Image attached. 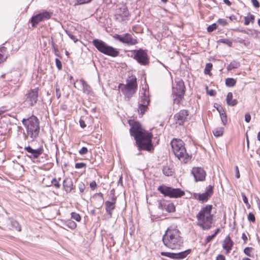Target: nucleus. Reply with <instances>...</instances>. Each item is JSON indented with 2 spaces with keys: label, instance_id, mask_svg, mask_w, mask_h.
<instances>
[{
  "label": "nucleus",
  "instance_id": "nucleus-52",
  "mask_svg": "<svg viewBox=\"0 0 260 260\" xmlns=\"http://www.w3.org/2000/svg\"><path fill=\"white\" fill-rule=\"evenodd\" d=\"M86 166V164L84 162H78L75 164V167L76 169H80L82 168H85Z\"/></svg>",
  "mask_w": 260,
  "mask_h": 260
},
{
  "label": "nucleus",
  "instance_id": "nucleus-43",
  "mask_svg": "<svg viewBox=\"0 0 260 260\" xmlns=\"http://www.w3.org/2000/svg\"><path fill=\"white\" fill-rule=\"evenodd\" d=\"M252 250L253 248L247 247L244 249V252L246 255L249 257H252L251 252L252 251Z\"/></svg>",
  "mask_w": 260,
  "mask_h": 260
},
{
  "label": "nucleus",
  "instance_id": "nucleus-30",
  "mask_svg": "<svg viewBox=\"0 0 260 260\" xmlns=\"http://www.w3.org/2000/svg\"><path fill=\"white\" fill-rule=\"evenodd\" d=\"M162 173L166 176H171L173 175V172L171 168L168 166H166L163 167Z\"/></svg>",
  "mask_w": 260,
  "mask_h": 260
},
{
  "label": "nucleus",
  "instance_id": "nucleus-31",
  "mask_svg": "<svg viewBox=\"0 0 260 260\" xmlns=\"http://www.w3.org/2000/svg\"><path fill=\"white\" fill-rule=\"evenodd\" d=\"M64 225L72 230H74L77 227L76 223L72 220H68L66 221L64 223Z\"/></svg>",
  "mask_w": 260,
  "mask_h": 260
},
{
  "label": "nucleus",
  "instance_id": "nucleus-8",
  "mask_svg": "<svg viewBox=\"0 0 260 260\" xmlns=\"http://www.w3.org/2000/svg\"><path fill=\"white\" fill-rule=\"evenodd\" d=\"M157 190L165 197L171 198H178L185 195V192L180 188H174L165 185H160Z\"/></svg>",
  "mask_w": 260,
  "mask_h": 260
},
{
  "label": "nucleus",
  "instance_id": "nucleus-14",
  "mask_svg": "<svg viewBox=\"0 0 260 260\" xmlns=\"http://www.w3.org/2000/svg\"><path fill=\"white\" fill-rule=\"evenodd\" d=\"M51 15L52 13L44 11L36 15H34V27H35L40 22L50 18Z\"/></svg>",
  "mask_w": 260,
  "mask_h": 260
},
{
  "label": "nucleus",
  "instance_id": "nucleus-49",
  "mask_svg": "<svg viewBox=\"0 0 260 260\" xmlns=\"http://www.w3.org/2000/svg\"><path fill=\"white\" fill-rule=\"evenodd\" d=\"M248 219L249 221L254 222L255 221L254 215L252 213H249L248 215Z\"/></svg>",
  "mask_w": 260,
  "mask_h": 260
},
{
  "label": "nucleus",
  "instance_id": "nucleus-10",
  "mask_svg": "<svg viewBox=\"0 0 260 260\" xmlns=\"http://www.w3.org/2000/svg\"><path fill=\"white\" fill-rule=\"evenodd\" d=\"M132 52L134 55V58L140 64L145 66L149 63V58L145 50L140 49L132 50Z\"/></svg>",
  "mask_w": 260,
  "mask_h": 260
},
{
  "label": "nucleus",
  "instance_id": "nucleus-44",
  "mask_svg": "<svg viewBox=\"0 0 260 260\" xmlns=\"http://www.w3.org/2000/svg\"><path fill=\"white\" fill-rule=\"evenodd\" d=\"M217 27V25L216 23H213L211 25H210L209 26H208L207 31L209 32H212L213 31L216 29Z\"/></svg>",
  "mask_w": 260,
  "mask_h": 260
},
{
  "label": "nucleus",
  "instance_id": "nucleus-28",
  "mask_svg": "<svg viewBox=\"0 0 260 260\" xmlns=\"http://www.w3.org/2000/svg\"><path fill=\"white\" fill-rule=\"evenodd\" d=\"M34 128H35L34 132L38 134L40 131L39 120L35 115H34Z\"/></svg>",
  "mask_w": 260,
  "mask_h": 260
},
{
  "label": "nucleus",
  "instance_id": "nucleus-36",
  "mask_svg": "<svg viewBox=\"0 0 260 260\" xmlns=\"http://www.w3.org/2000/svg\"><path fill=\"white\" fill-rule=\"evenodd\" d=\"M244 24L247 25L249 24L250 22H253L254 20V16L250 14L249 16H246L244 17Z\"/></svg>",
  "mask_w": 260,
  "mask_h": 260
},
{
  "label": "nucleus",
  "instance_id": "nucleus-2",
  "mask_svg": "<svg viewBox=\"0 0 260 260\" xmlns=\"http://www.w3.org/2000/svg\"><path fill=\"white\" fill-rule=\"evenodd\" d=\"M162 240L166 247L172 249H178L183 244V239L180 231L174 225L168 228Z\"/></svg>",
  "mask_w": 260,
  "mask_h": 260
},
{
  "label": "nucleus",
  "instance_id": "nucleus-57",
  "mask_svg": "<svg viewBox=\"0 0 260 260\" xmlns=\"http://www.w3.org/2000/svg\"><path fill=\"white\" fill-rule=\"evenodd\" d=\"M25 150H27V151L30 153V155H29L30 157H31V155H32V148L30 146H28L26 147H25Z\"/></svg>",
  "mask_w": 260,
  "mask_h": 260
},
{
  "label": "nucleus",
  "instance_id": "nucleus-64",
  "mask_svg": "<svg viewBox=\"0 0 260 260\" xmlns=\"http://www.w3.org/2000/svg\"><path fill=\"white\" fill-rule=\"evenodd\" d=\"M216 260H225L224 256L222 254H219L216 258Z\"/></svg>",
  "mask_w": 260,
  "mask_h": 260
},
{
  "label": "nucleus",
  "instance_id": "nucleus-1",
  "mask_svg": "<svg viewBox=\"0 0 260 260\" xmlns=\"http://www.w3.org/2000/svg\"><path fill=\"white\" fill-rule=\"evenodd\" d=\"M129 124L131 126L130 134L134 137L138 149L151 151L153 149L152 142V134L143 128L138 121L130 120Z\"/></svg>",
  "mask_w": 260,
  "mask_h": 260
},
{
  "label": "nucleus",
  "instance_id": "nucleus-61",
  "mask_svg": "<svg viewBox=\"0 0 260 260\" xmlns=\"http://www.w3.org/2000/svg\"><path fill=\"white\" fill-rule=\"evenodd\" d=\"M235 171H236V177L237 178H239L240 177V174L239 172V170L238 166H235Z\"/></svg>",
  "mask_w": 260,
  "mask_h": 260
},
{
  "label": "nucleus",
  "instance_id": "nucleus-22",
  "mask_svg": "<svg viewBox=\"0 0 260 260\" xmlns=\"http://www.w3.org/2000/svg\"><path fill=\"white\" fill-rule=\"evenodd\" d=\"M217 110L219 113L222 123L225 125L227 123V116L224 110L221 106L217 108Z\"/></svg>",
  "mask_w": 260,
  "mask_h": 260
},
{
  "label": "nucleus",
  "instance_id": "nucleus-4",
  "mask_svg": "<svg viewBox=\"0 0 260 260\" xmlns=\"http://www.w3.org/2000/svg\"><path fill=\"white\" fill-rule=\"evenodd\" d=\"M171 145L174 154L181 162L186 164L190 160L191 156L186 152L182 140L174 139L171 141Z\"/></svg>",
  "mask_w": 260,
  "mask_h": 260
},
{
  "label": "nucleus",
  "instance_id": "nucleus-56",
  "mask_svg": "<svg viewBox=\"0 0 260 260\" xmlns=\"http://www.w3.org/2000/svg\"><path fill=\"white\" fill-rule=\"evenodd\" d=\"M215 237V234H212L210 236H208L206 239V242L208 243L211 241Z\"/></svg>",
  "mask_w": 260,
  "mask_h": 260
},
{
  "label": "nucleus",
  "instance_id": "nucleus-5",
  "mask_svg": "<svg viewBox=\"0 0 260 260\" xmlns=\"http://www.w3.org/2000/svg\"><path fill=\"white\" fill-rule=\"evenodd\" d=\"M118 88L124 95L125 100L127 101H129L138 88L136 77L132 76L129 79L126 80L125 84H119Z\"/></svg>",
  "mask_w": 260,
  "mask_h": 260
},
{
  "label": "nucleus",
  "instance_id": "nucleus-18",
  "mask_svg": "<svg viewBox=\"0 0 260 260\" xmlns=\"http://www.w3.org/2000/svg\"><path fill=\"white\" fill-rule=\"evenodd\" d=\"M234 245V242L229 236H227L224 240L222 247L226 250V253L228 254L230 252L232 247Z\"/></svg>",
  "mask_w": 260,
  "mask_h": 260
},
{
  "label": "nucleus",
  "instance_id": "nucleus-39",
  "mask_svg": "<svg viewBox=\"0 0 260 260\" xmlns=\"http://www.w3.org/2000/svg\"><path fill=\"white\" fill-rule=\"evenodd\" d=\"M66 33L75 43L78 41V39L76 36H74L70 31L66 30Z\"/></svg>",
  "mask_w": 260,
  "mask_h": 260
},
{
  "label": "nucleus",
  "instance_id": "nucleus-11",
  "mask_svg": "<svg viewBox=\"0 0 260 260\" xmlns=\"http://www.w3.org/2000/svg\"><path fill=\"white\" fill-rule=\"evenodd\" d=\"M213 185H209L206 188L205 192L203 193L195 194V198L202 202H206L213 194Z\"/></svg>",
  "mask_w": 260,
  "mask_h": 260
},
{
  "label": "nucleus",
  "instance_id": "nucleus-59",
  "mask_svg": "<svg viewBox=\"0 0 260 260\" xmlns=\"http://www.w3.org/2000/svg\"><path fill=\"white\" fill-rule=\"evenodd\" d=\"M251 1L255 8H258L259 7V4L257 0H251Z\"/></svg>",
  "mask_w": 260,
  "mask_h": 260
},
{
  "label": "nucleus",
  "instance_id": "nucleus-58",
  "mask_svg": "<svg viewBox=\"0 0 260 260\" xmlns=\"http://www.w3.org/2000/svg\"><path fill=\"white\" fill-rule=\"evenodd\" d=\"M251 120V116L250 114L246 113L245 115V121L246 122H249Z\"/></svg>",
  "mask_w": 260,
  "mask_h": 260
},
{
  "label": "nucleus",
  "instance_id": "nucleus-23",
  "mask_svg": "<svg viewBox=\"0 0 260 260\" xmlns=\"http://www.w3.org/2000/svg\"><path fill=\"white\" fill-rule=\"evenodd\" d=\"M226 101L227 104L231 106H235L238 104V101L236 99L233 100V93L231 92L228 93Z\"/></svg>",
  "mask_w": 260,
  "mask_h": 260
},
{
  "label": "nucleus",
  "instance_id": "nucleus-35",
  "mask_svg": "<svg viewBox=\"0 0 260 260\" xmlns=\"http://www.w3.org/2000/svg\"><path fill=\"white\" fill-rule=\"evenodd\" d=\"M165 210L169 213L174 212L175 211V206L173 203L167 204Z\"/></svg>",
  "mask_w": 260,
  "mask_h": 260
},
{
  "label": "nucleus",
  "instance_id": "nucleus-3",
  "mask_svg": "<svg viewBox=\"0 0 260 260\" xmlns=\"http://www.w3.org/2000/svg\"><path fill=\"white\" fill-rule=\"evenodd\" d=\"M212 208V205H207L202 207L196 215L197 225L203 230H208L212 227L214 217V215L211 214Z\"/></svg>",
  "mask_w": 260,
  "mask_h": 260
},
{
  "label": "nucleus",
  "instance_id": "nucleus-33",
  "mask_svg": "<svg viewBox=\"0 0 260 260\" xmlns=\"http://www.w3.org/2000/svg\"><path fill=\"white\" fill-rule=\"evenodd\" d=\"M6 48L4 47L0 49V63L7 58V56L6 53Z\"/></svg>",
  "mask_w": 260,
  "mask_h": 260
},
{
  "label": "nucleus",
  "instance_id": "nucleus-47",
  "mask_svg": "<svg viewBox=\"0 0 260 260\" xmlns=\"http://www.w3.org/2000/svg\"><path fill=\"white\" fill-rule=\"evenodd\" d=\"M92 0H76L75 5H83L90 2Z\"/></svg>",
  "mask_w": 260,
  "mask_h": 260
},
{
  "label": "nucleus",
  "instance_id": "nucleus-37",
  "mask_svg": "<svg viewBox=\"0 0 260 260\" xmlns=\"http://www.w3.org/2000/svg\"><path fill=\"white\" fill-rule=\"evenodd\" d=\"M213 65L211 63L209 62L206 64L205 68L204 69V73L206 75H210L211 70H212Z\"/></svg>",
  "mask_w": 260,
  "mask_h": 260
},
{
  "label": "nucleus",
  "instance_id": "nucleus-41",
  "mask_svg": "<svg viewBox=\"0 0 260 260\" xmlns=\"http://www.w3.org/2000/svg\"><path fill=\"white\" fill-rule=\"evenodd\" d=\"M241 196L242 197L243 201L244 203L246 204L247 208L248 209H249L250 208V205L248 203V199H247L246 195L244 193L242 192Z\"/></svg>",
  "mask_w": 260,
  "mask_h": 260
},
{
  "label": "nucleus",
  "instance_id": "nucleus-29",
  "mask_svg": "<svg viewBox=\"0 0 260 260\" xmlns=\"http://www.w3.org/2000/svg\"><path fill=\"white\" fill-rule=\"evenodd\" d=\"M223 128L218 127L213 130V134L216 137H221L223 134Z\"/></svg>",
  "mask_w": 260,
  "mask_h": 260
},
{
  "label": "nucleus",
  "instance_id": "nucleus-16",
  "mask_svg": "<svg viewBox=\"0 0 260 260\" xmlns=\"http://www.w3.org/2000/svg\"><path fill=\"white\" fill-rule=\"evenodd\" d=\"M116 197H112L111 202L109 201L105 202V210L110 217H112L113 211L116 207Z\"/></svg>",
  "mask_w": 260,
  "mask_h": 260
},
{
  "label": "nucleus",
  "instance_id": "nucleus-46",
  "mask_svg": "<svg viewBox=\"0 0 260 260\" xmlns=\"http://www.w3.org/2000/svg\"><path fill=\"white\" fill-rule=\"evenodd\" d=\"M78 188L80 193H83L85 190L86 187L84 183L81 182L78 184Z\"/></svg>",
  "mask_w": 260,
  "mask_h": 260
},
{
  "label": "nucleus",
  "instance_id": "nucleus-6",
  "mask_svg": "<svg viewBox=\"0 0 260 260\" xmlns=\"http://www.w3.org/2000/svg\"><path fill=\"white\" fill-rule=\"evenodd\" d=\"M92 43L98 51L105 55L115 57L118 56L119 54V51L118 49L109 46L105 42L101 40L94 39Z\"/></svg>",
  "mask_w": 260,
  "mask_h": 260
},
{
  "label": "nucleus",
  "instance_id": "nucleus-27",
  "mask_svg": "<svg viewBox=\"0 0 260 260\" xmlns=\"http://www.w3.org/2000/svg\"><path fill=\"white\" fill-rule=\"evenodd\" d=\"M240 66V63L237 61H232L226 67L228 71H230L233 69H237Z\"/></svg>",
  "mask_w": 260,
  "mask_h": 260
},
{
  "label": "nucleus",
  "instance_id": "nucleus-40",
  "mask_svg": "<svg viewBox=\"0 0 260 260\" xmlns=\"http://www.w3.org/2000/svg\"><path fill=\"white\" fill-rule=\"evenodd\" d=\"M167 206V203L165 200L159 201L158 202V208L160 210H165Z\"/></svg>",
  "mask_w": 260,
  "mask_h": 260
},
{
  "label": "nucleus",
  "instance_id": "nucleus-26",
  "mask_svg": "<svg viewBox=\"0 0 260 260\" xmlns=\"http://www.w3.org/2000/svg\"><path fill=\"white\" fill-rule=\"evenodd\" d=\"M22 122L23 124L27 128L28 135H29L31 138H32V130L31 128H29V123L31 122V117H30L27 119H23Z\"/></svg>",
  "mask_w": 260,
  "mask_h": 260
},
{
  "label": "nucleus",
  "instance_id": "nucleus-50",
  "mask_svg": "<svg viewBox=\"0 0 260 260\" xmlns=\"http://www.w3.org/2000/svg\"><path fill=\"white\" fill-rule=\"evenodd\" d=\"M55 63H56V66L57 69L59 70H61L62 68V63H61V61L58 58H56L55 59Z\"/></svg>",
  "mask_w": 260,
  "mask_h": 260
},
{
  "label": "nucleus",
  "instance_id": "nucleus-12",
  "mask_svg": "<svg viewBox=\"0 0 260 260\" xmlns=\"http://www.w3.org/2000/svg\"><path fill=\"white\" fill-rule=\"evenodd\" d=\"M191 173L193 176L196 182L203 181L205 180L206 173L201 167H193Z\"/></svg>",
  "mask_w": 260,
  "mask_h": 260
},
{
  "label": "nucleus",
  "instance_id": "nucleus-51",
  "mask_svg": "<svg viewBox=\"0 0 260 260\" xmlns=\"http://www.w3.org/2000/svg\"><path fill=\"white\" fill-rule=\"evenodd\" d=\"M217 22L222 26H225L228 24L225 19L220 18L218 20Z\"/></svg>",
  "mask_w": 260,
  "mask_h": 260
},
{
  "label": "nucleus",
  "instance_id": "nucleus-17",
  "mask_svg": "<svg viewBox=\"0 0 260 260\" xmlns=\"http://www.w3.org/2000/svg\"><path fill=\"white\" fill-rule=\"evenodd\" d=\"M4 226L8 229L15 230L18 231H21L19 223L13 219L8 218L6 219L4 222Z\"/></svg>",
  "mask_w": 260,
  "mask_h": 260
},
{
  "label": "nucleus",
  "instance_id": "nucleus-21",
  "mask_svg": "<svg viewBox=\"0 0 260 260\" xmlns=\"http://www.w3.org/2000/svg\"><path fill=\"white\" fill-rule=\"evenodd\" d=\"M129 13L127 8L123 7L120 8L116 12V15L122 18V20H124V18L128 16Z\"/></svg>",
  "mask_w": 260,
  "mask_h": 260
},
{
  "label": "nucleus",
  "instance_id": "nucleus-38",
  "mask_svg": "<svg viewBox=\"0 0 260 260\" xmlns=\"http://www.w3.org/2000/svg\"><path fill=\"white\" fill-rule=\"evenodd\" d=\"M71 218L77 221H80L81 219L80 214L74 212L71 213Z\"/></svg>",
  "mask_w": 260,
  "mask_h": 260
},
{
  "label": "nucleus",
  "instance_id": "nucleus-7",
  "mask_svg": "<svg viewBox=\"0 0 260 260\" xmlns=\"http://www.w3.org/2000/svg\"><path fill=\"white\" fill-rule=\"evenodd\" d=\"M185 86L184 82L180 80L176 82V85L172 88V96L174 104L179 105L183 99L185 92Z\"/></svg>",
  "mask_w": 260,
  "mask_h": 260
},
{
  "label": "nucleus",
  "instance_id": "nucleus-55",
  "mask_svg": "<svg viewBox=\"0 0 260 260\" xmlns=\"http://www.w3.org/2000/svg\"><path fill=\"white\" fill-rule=\"evenodd\" d=\"M97 187L96 183L95 181H93L90 183V187L91 189V190L95 189Z\"/></svg>",
  "mask_w": 260,
  "mask_h": 260
},
{
  "label": "nucleus",
  "instance_id": "nucleus-63",
  "mask_svg": "<svg viewBox=\"0 0 260 260\" xmlns=\"http://www.w3.org/2000/svg\"><path fill=\"white\" fill-rule=\"evenodd\" d=\"M55 91L57 98L59 99L61 96V92L60 89L58 88H56Z\"/></svg>",
  "mask_w": 260,
  "mask_h": 260
},
{
  "label": "nucleus",
  "instance_id": "nucleus-48",
  "mask_svg": "<svg viewBox=\"0 0 260 260\" xmlns=\"http://www.w3.org/2000/svg\"><path fill=\"white\" fill-rule=\"evenodd\" d=\"M88 152V150L87 147H83L79 151V153L81 155H85Z\"/></svg>",
  "mask_w": 260,
  "mask_h": 260
},
{
  "label": "nucleus",
  "instance_id": "nucleus-19",
  "mask_svg": "<svg viewBox=\"0 0 260 260\" xmlns=\"http://www.w3.org/2000/svg\"><path fill=\"white\" fill-rule=\"evenodd\" d=\"M63 188L66 192H70L74 188L73 180L70 178H66L64 179L62 183Z\"/></svg>",
  "mask_w": 260,
  "mask_h": 260
},
{
  "label": "nucleus",
  "instance_id": "nucleus-24",
  "mask_svg": "<svg viewBox=\"0 0 260 260\" xmlns=\"http://www.w3.org/2000/svg\"><path fill=\"white\" fill-rule=\"evenodd\" d=\"M150 99L149 97L148 91L146 90H144L143 95L141 96L140 100L139 102V104H141L143 103H145V105H148L149 104Z\"/></svg>",
  "mask_w": 260,
  "mask_h": 260
},
{
  "label": "nucleus",
  "instance_id": "nucleus-20",
  "mask_svg": "<svg viewBox=\"0 0 260 260\" xmlns=\"http://www.w3.org/2000/svg\"><path fill=\"white\" fill-rule=\"evenodd\" d=\"M191 252V250L188 249L185 251L178 252V253H173L172 259L176 260H181L185 258L188 254Z\"/></svg>",
  "mask_w": 260,
  "mask_h": 260
},
{
  "label": "nucleus",
  "instance_id": "nucleus-13",
  "mask_svg": "<svg viewBox=\"0 0 260 260\" xmlns=\"http://www.w3.org/2000/svg\"><path fill=\"white\" fill-rule=\"evenodd\" d=\"M189 112L187 110H181L174 115V118L176 123L180 125H183L187 120Z\"/></svg>",
  "mask_w": 260,
  "mask_h": 260
},
{
  "label": "nucleus",
  "instance_id": "nucleus-42",
  "mask_svg": "<svg viewBox=\"0 0 260 260\" xmlns=\"http://www.w3.org/2000/svg\"><path fill=\"white\" fill-rule=\"evenodd\" d=\"M51 184L53 185L56 188H59L60 187V184L56 178H53L51 181Z\"/></svg>",
  "mask_w": 260,
  "mask_h": 260
},
{
  "label": "nucleus",
  "instance_id": "nucleus-25",
  "mask_svg": "<svg viewBox=\"0 0 260 260\" xmlns=\"http://www.w3.org/2000/svg\"><path fill=\"white\" fill-rule=\"evenodd\" d=\"M80 82L82 85L83 90L84 93L90 94L92 92L91 87L83 79H81Z\"/></svg>",
  "mask_w": 260,
  "mask_h": 260
},
{
  "label": "nucleus",
  "instance_id": "nucleus-15",
  "mask_svg": "<svg viewBox=\"0 0 260 260\" xmlns=\"http://www.w3.org/2000/svg\"><path fill=\"white\" fill-rule=\"evenodd\" d=\"M44 149L43 147V144L39 147H36L34 148V163L41 162H44V158L41 157L39 158V156L43 153Z\"/></svg>",
  "mask_w": 260,
  "mask_h": 260
},
{
  "label": "nucleus",
  "instance_id": "nucleus-53",
  "mask_svg": "<svg viewBox=\"0 0 260 260\" xmlns=\"http://www.w3.org/2000/svg\"><path fill=\"white\" fill-rule=\"evenodd\" d=\"M173 252H160V254L162 256H165L168 257L169 258H173Z\"/></svg>",
  "mask_w": 260,
  "mask_h": 260
},
{
  "label": "nucleus",
  "instance_id": "nucleus-45",
  "mask_svg": "<svg viewBox=\"0 0 260 260\" xmlns=\"http://www.w3.org/2000/svg\"><path fill=\"white\" fill-rule=\"evenodd\" d=\"M219 42L220 43L225 44H227L229 47H231L233 44L232 42L229 39H222L219 40Z\"/></svg>",
  "mask_w": 260,
  "mask_h": 260
},
{
  "label": "nucleus",
  "instance_id": "nucleus-54",
  "mask_svg": "<svg viewBox=\"0 0 260 260\" xmlns=\"http://www.w3.org/2000/svg\"><path fill=\"white\" fill-rule=\"evenodd\" d=\"M51 45H52V47L53 50L55 54L56 55H58L57 54V52H58V49L56 47V44H55V43L54 42L52 41L51 42Z\"/></svg>",
  "mask_w": 260,
  "mask_h": 260
},
{
  "label": "nucleus",
  "instance_id": "nucleus-34",
  "mask_svg": "<svg viewBox=\"0 0 260 260\" xmlns=\"http://www.w3.org/2000/svg\"><path fill=\"white\" fill-rule=\"evenodd\" d=\"M236 83V80L232 78H228L225 80V85L228 87H233Z\"/></svg>",
  "mask_w": 260,
  "mask_h": 260
},
{
  "label": "nucleus",
  "instance_id": "nucleus-60",
  "mask_svg": "<svg viewBox=\"0 0 260 260\" xmlns=\"http://www.w3.org/2000/svg\"><path fill=\"white\" fill-rule=\"evenodd\" d=\"M207 93L211 96H214L216 95V91L214 90L211 89V90H207Z\"/></svg>",
  "mask_w": 260,
  "mask_h": 260
},
{
  "label": "nucleus",
  "instance_id": "nucleus-32",
  "mask_svg": "<svg viewBox=\"0 0 260 260\" xmlns=\"http://www.w3.org/2000/svg\"><path fill=\"white\" fill-rule=\"evenodd\" d=\"M144 103H141V104H139V105H138V112L142 115H143L145 112L147 110V108H148V106L147 105H145L144 104Z\"/></svg>",
  "mask_w": 260,
  "mask_h": 260
},
{
  "label": "nucleus",
  "instance_id": "nucleus-62",
  "mask_svg": "<svg viewBox=\"0 0 260 260\" xmlns=\"http://www.w3.org/2000/svg\"><path fill=\"white\" fill-rule=\"evenodd\" d=\"M79 123L80 126L83 128H85L86 126V125L85 124L84 121L81 119H80L79 120Z\"/></svg>",
  "mask_w": 260,
  "mask_h": 260
},
{
  "label": "nucleus",
  "instance_id": "nucleus-9",
  "mask_svg": "<svg viewBox=\"0 0 260 260\" xmlns=\"http://www.w3.org/2000/svg\"><path fill=\"white\" fill-rule=\"evenodd\" d=\"M113 38L123 44H125L129 46L135 45L138 43L137 38L133 37L132 35L128 33L122 35L115 34L113 36Z\"/></svg>",
  "mask_w": 260,
  "mask_h": 260
}]
</instances>
